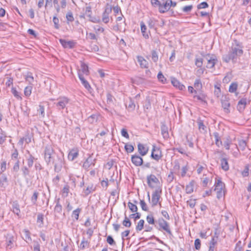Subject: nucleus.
Segmentation results:
<instances>
[{"label":"nucleus","instance_id":"obj_1","mask_svg":"<svg viewBox=\"0 0 251 251\" xmlns=\"http://www.w3.org/2000/svg\"><path fill=\"white\" fill-rule=\"evenodd\" d=\"M44 159L48 165H54V170L56 173L61 171L64 162L63 159L54 151L50 145H47L44 150Z\"/></svg>","mask_w":251,"mask_h":251},{"label":"nucleus","instance_id":"obj_2","mask_svg":"<svg viewBox=\"0 0 251 251\" xmlns=\"http://www.w3.org/2000/svg\"><path fill=\"white\" fill-rule=\"evenodd\" d=\"M243 48L242 43L234 39L228 53L223 56V60L226 63L229 62L230 60L233 61L234 59H236L238 57L243 54Z\"/></svg>","mask_w":251,"mask_h":251},{"label":"nucleus","instance_id":"obj_3","mask_svg":"<svg viewBox=\"0 0 251 251\" xmlns=\"http://www.w3.org/2000/svg\"><path fill=\"white\" fill-rule=\"evenodd\" d=\"M151 5L154 7H158L160 13H164L170 9L172 0H151Z\"/></svg>","mask_w":251,"mask_h":251},{"label":"nucleus","instance_id":"obj_4","mask_svg":"<svg viewBox=\"0 0 251 251\" xmlns=\"http://www.w3.org/2000/svg\"><path fill=\"white\" fill-rule=\"evenodd\" d=\"M225 187V184L222 182L220 179H218L215 183L214 191H216L217 198L218 199H221L225 194V191L224 188Z\"/></svg>","mask_w":251,"mask_h":251},{"label":"nucleus","instance_id":"obj_5","mask_svg":"<svg viewBox=\"0 0 251 251\" xmlns=\"http://www.w3.org/2000/svg\"><path fill=\"white\" fill-rule=\"evenodd\" d=\"M156 222L159 225V227H157L159 230H164L169 235H172L169 224L166 221L162 218H160L158 219Z\"/></svg>","mask_w":251,"mask_h":251},{"label":"nucleus","instance_id":"obj_6","mask_svg":"<svg viewBox=\"0 0 251 251\" xmlns=\"http://www.w3.org/2000/svg\"><path fill=\"white\" fill-rule=\"evenodd\" d=\"M162 189L160 187L157 188L152 193L151 198V205L154 207L157 205L161 197Z\"/></svg>","mask_w":251,"mask_h":251},{"label":"nucleus","instance_id":"obj_7","mask_svg":"<svg viewBox=\"0 0 251 251\" xmlns=\"http://www.w3.org/2000/svg\"><path fill=\"white\" fill-rule=\"evenodd\" d=\"M151 157L152 159L158 161L162 157L160 149L155 145H153Z\"/></svg>","mask_w":251,"mask_h":251},{"label":"nucleus","instance_id":"obj_8","mask_svg":"<svg viewBox=\"0 0 251 251\" xmlns=\"http://www.w3.org/2000/svg\"><path fill=\"white\" fill-rule=\"evenodd\" d=\"M57 102H54V104L59 110L63 109L69 102V99L65 97H60L57 99Z\"/></svg>","mask_w":251,"mask_h":251},{"label":"nucleus","instance_id":"obj_9","mask_svg":"<svg viewBox=\"0 0 251 251\" xmlns=\"http://www.w3.org/2000/svg\"><path fill=\"white\" fill-rule=\"evenodd\" d=\"M93 154L89 155L83 164V168L88 171L92 166H94L96 163V159L92 157Z\"/></svg>","mask_w":251,"mask_h":251},{"label":"nucleus","instance_id":"obj_10","mask_svg":"<svg viewBox=\"0 0 251 251\" xmlns=\"http://www.w3.org/2000/svg\"><path fill=\"white\" fill-rule=\"evenodd\" d=\"M147 183L149 186L151 188L155 187L154 184L159 182L158 179L154 175H150L147 177Z\"/></svg>","mask_w":251,"mask_h":251},{"label":"nucleus","instance_id":"obj_11","mask_svg":"<svg viewBox=\"0 0 251 251\" xmlns=\"http://www.w3.org/2000/svg\"><path fill=\"white\" fill-rule=\"evenodd\" d=\"M92 12L91 10V7L90 6H86L85 8V11L84 14L80 16L81 18H84V16H86L89 19V20L93 23H98L99 20H97L96 18L92 16Z\"/></svg>","mask_w":251,"mask_h":251},{"label":"nucleus","instance_id":"obj_12","mask_svg":"<svg viewBox=\"0 0 251 251\" xmlns=\"http://www.w3.org/2000/svg\"><path fill=\"white\" fill-rule=\"evenodd\" d=\"M78 75L79 77V74L84 76L88 75L89 74V71L88 70V66L83 62H81L80 68L78 70Z\"/></svg>","mask_w":251,"mask_h":251},{"label":"nucleus","instance_id":"obj_13","mask_svg":"<svg viewBox=\"0 0 251 251\" xmlns=\"http://www.w3.org/2000/svg\"><path fill=\"white\" fill-rule=\"evenodd\" d=\"M131 162L135 166H140L143 165V160L139 155L134 154L131 156Z\"/></svg>","mask_w":251,"mask_h":251},{"label":"nucleus","instance_id":"obj_14","mask_svg":"<svg viewBox=\"0 0 251 251\" xmlns=\"http://www.w3.org/2000/svg\"><path fill=\"white\" fill-rule=\"evenodd\" d=\"M221 103L223 108L226 112H229L228 108L230 106L229 99L226 96L222 97L221 99Z\"/></svg>","mask_w":251,"mask_h":251},{"label":"nucleus","instance_id":"obj_15","mask_svg":"<svg viewBox=\"0 0 251 251\" xmlns=\"http://www.w3.org/2000/svg\"><path fill=\"white\" fill-rule=\"evenodd\" d=\"M59 42L64 48L72 49L75 47V44L74 41H66L62 39H60Z\"/></svg>","mask_w":251,"mask_h":251},{"label":"nucleus","instance_id":"obj_16","mask_svg":"<svg viewBox=\"0 0 251 251\" xmlns=\"http://www.w3.org/2000/svg\"><path fill=\"white\" fill-rule=\"evenodd\" d=\"M208 56L209 57V58H206L207 60V64L206 65V67L207 68L211 69L214 67L218 60L216 58V57L214 55L210 56V55H208Z\"/></svg>","mask_w":251,"mask_h":251},{"label":"nucleus","instance_id":"obj_17","mask_svg":"<svg viewBox=\"0 0 251 251\" xmlns=\"http://www.w3.org/2000/svg\"><path fill=\"white\" fill-rule=\"evenodd\" d=\"M138 150L139 154L141 156H145L148 152V148H147L144 146V145L139 143L138 145Z\"/></svg>","mask_w":251,"mask_h":251},{"label":"nucleus","instance_id":"obj_18","mask_svg":"<svg viewBox=\"0 0 251 251\" xmlns=\"http://www.w3.org/2000/svg\"><path fill=\"white\" fill-rule=\"evenodd\" d=\"M247 101L246 98H243L238 101L237 109L240 112L242 111L245 109L247 105Z\"/></svg>","mask_w":251,"mask_h":251},{"label":"nucleus","instance_id":"obj_19","mask_svg":"<svg viewBox=\"0 0 251 251\" xmlns=\"http://www.w3.org/2000/svg\"><path fill=\"white\" fill-rule=\"evenodd\" d=\"M78 155V151L75 149H72L70 151L68 154V159L71 161L74 160L76 157H77Z\"/></svg>","mask_w":251,"mask_h":251},{"label":"nucleus","instance_id":"obj_20","mask_svg":"<svg viewBox=\"0 0 251 251\" xmlns=\"http://www.w3.org/2000/svg\"><path fill=\"white\" fill-rule=\"evenodd\" d=\"M171 82L174 86L178 88L180 90H183L185 88V86L181 84L180 82L175 78H172Z\"/></svg>","mask_w":251,"mask_h":251},{"label":"nucleus","instance_id":"obj_21","mask_svg":"<svg viewBox=\"0 0 251 251\" xmlns=\"http://www.w3.org/2000/svg\"><path fill=\"white\" fill-rule=\"evenodd\" d=\"M137 59L141 68H148L149 63L142 56H138Z\"/></svg>","mask_w":251,"mask_h":251},{"label":"nucleus","instance_id":"obj_22","mask_svg":"<svg viewBox=\"0 0 251 251\" xmlns=\"http://www.w3.org/2000/svg\"><path fill=\"white\" fill-rule=\"evenodd\" d=\"M196 182L194 180H191L188 184L186 186V193L191 194L194 191V186Z\"/></svg>","mask_w":251,"mask_h":251},{"label":"nucleus","instance_id":"obj_23","mask_svg":"<svg viewBox=\"0 0 251 251\" xmlns=\"http://www.w3.org/2000/svg\"><path fill=\"white\" fill-rule=\"evenodd\" d=\"M161 134L165 139H168L169 137L168 128L167 126L162 124L161 126Z\"/></svg>","mask_w":251,"mask_h":251},{"label":"nucleus","instance_id":"obj_24","mask_svg":"<svg viewBox=\"0 0 251 251\" xmlns=\"http://www.w3.org/2000/svg\"><path fill=\"white\" fill-rule=\"evenodd\" d=\"M221 168L223 170L226 171L229 170V165L227 159L226 158H222L220 160Z\"/></svg>","mask_w":251,"mask_h":251},{"label":"nucleus","instance_id":"obj_25","mask_svg":"<svg viewBox=\"0 0 251 251\" xmlns=\"http://www.w3.org/2000/svg\"><path fill=\"white\" fill-rule=\"evenodd\" d=\"M79 78L84 87L88 90H89V89H91V86L88 82L85 79L84 76L79 74Z\"/></svg>","mask_w":251,"mask_h":251},{"label":"nucleus","instance_id":"obj_26","mask_svg":"<svg viewBox=\"0 0 251 251\" xmlns=\"http://www.w3.org/2000/svg\"><path fill=\"white\" fill-rule=\"evenodd\" d=\"M60 199H58L56 202V205L54 207V212L57 214H61L62 211V207L59 202Z\"/></svg>","mask_w":251,"mask_h":251},{"label":"nucleus","instance_id":"obj_27","mask_svg":"<svg viewBox=\"0 0 251 251\" xmlns=\"http://www.w3.org/2000/svg\"><path fill=\"white\" fill-rule=\"evenodd\" d=\"M213 135L215 140V144L217 146L220 147L222 145V142L221 140V138L219 136V134L218 132H215L213 133Z\"/></svg>","mask_w":251,"mask_h":251},{"label":"nucleus","instance_id":"obj_28","mask_svg":"<svg viewBox=\"0 0 251 251\" xmlns=\"http://www.w3.org/2000/svg\"><path fill=\"white\" fill-rule=\"evenodd\" d=\"M35 159V157L32 154L29 153V156L26 159L27 165L28 168H31L33 166Z\"/></svg>","mask_w":251,"mask_h":251},{"label":"nucleus","instance_id":"obj_29","mask_svg":"<svg viewBox=\"0 0 251 251\" xmlns=\"http://www.w3.org/2000/svg\"><path fill=\"white\" fill-rule=\"evenodd\" d=\"M25 78L26 81H27L30 85H32V83L34 81V77L31 72H27L25 75Z\"/></svg>","mask_w":251,"mask_h":251},{"label":"nucleus","instance_id":"obj_30","mask_svg":"<svg viewBox=\"0 0 251 251\" xmlns=\"http://www.w3.org/2000/svg\"><path fill=\"white\" fill-rule=\"evenodd\" d=\"M13 212L17 215L20 213V206L17 202H13L12 203Z\"/></svg>","mask_w":251,"mask_h":251},{"label":"nucleus","instance_id":"obj_31","mask_svg":"<svg viewBox=\"0 0 251 251\" xmlns=\"http://www.w3.org/2000/svg\"><path fill=\"white\" fill-rule=\"evenodd\" d=\"M2 176L0 179V185L2 187H5L7 185V178L4 174H1Z\"/></svg>","mask_w":251,"mask_h":251},{"label":"nucleus","instance_id":"obj_32","mask_svg":"<svg viewBox=\"0 0 251 251\" xmlns=\"http://www.w3.org/2000/svg\"><path fill=\"white\" fill-rule=\"evenodd\" d=\"M14 238L12 236H10L9 238H7L6 241V249H11L13 246Z\"/></svg>","mask_w":251,"mask_h":251},{"label":"nucleus","instance_id":"obj_33","mask_svg":"<svg viewBox=\"0 0 251 251\" xmlns=\"http://www.w3.org/2000/svg\"><path fill=\"white\" fill-rule=\"evenodd\" d=\"M44 215L42 213H38L37 215V223L39 224L40 227L43 226L44 225Z\"/></svg>","mask_w":251,"mask_h":251},{"label":"nucleus","instance_id":"obj_34","mask_svg":"<svg viewBox=\"0 0 251 251\" xmlns=\"http://www.w3.org/2000/svg\"><path fill=\"white\" fill-rule=\"evenodd\" d=\"M95 191V188H94L93 185L91 184L88 185L86 189H83V192L85 193V195H88L93 191Z\"/></svg>","mask_w":251,"mask_h":251},{"label":"nucleus","instance_id":"obj_35","mask_svg":"<svg viewBox=\"0 0 251 251\" xmlns=\"http://www.w3.org/2000/svg\"><path fill=\"white\" fill-rule=\"evenodd\" d=\"M32 90V85H29L25 87L24 90V94L26 97H29L31 94Z\"/></svg>","mask_w":251,"mask_h":251},{"label":"nucleus","instance_id":"obj_36","mask_svg":"<svg viewBox=\"0 0 251 251\" xmlns=\"http://www.w3.org/2000/svg\"><path fill=\"white\" fill-rule=\"evenodd\" d=\"M238 87V84L236 82H232L229 86V92L230 93H235L236 92Z\"/></svg>","mask_w":251,"mask_h":251},{"label":"nucleus","instance_id":"obj_37","mask_svg":"<svg viewBox=\"0 0 251 251\" xmlns=\"http://www.w3.org/2000/svg\"><path fill=\"white\" fill-rule=\"evenodd\" d=\"M144 223L145 222L144 220H140L138 222L137 226H136V230L137 232H139L143 229Z\"/></svg>","mask_w":251,"mask_h":251},{"label":"nucleus","instance_id":"obj_38","mask_svg":"<svg viewBox=\"0 0 251 251\" xmlns=\"http://www.w3.org/2000/svg\"><path fill=\"white\" fill-rule=\"evenodd\" d=\"M123 225L126 227H129L131 226V222L128 217L125 215V219L123 221Z\"/></svg>","mask_w":251,"mask_h":251},{"label":"nucleus","instance_id":"obj_39","mask_svg":"<svg viewBox=\"0 0 251 251\" xmlns=\"http://www.w3.org/2000/svg\"><path fill=\"white\" fill-rule=\"evenodd\" d=\"M70 191V187L68 185H66L64 186L62 190V195L64 197H67L68 196V194Z\"/></svg>","mask_w":251,"mask_h":251},{"label":"nucleus","instance_id":"obj_40","mask_svg":"<svg viewBox=\"0 0 251 251\" xmlns=\"http://www.w3.org/2000/svg\"><path fill=\"white\" fill-rule=\"evenodd\" d=\"M127 205L129 209L132 212H136L137 211L138 208L136 204L131 202H128Z\"/></svg>","mask_w":251,"mask_h":251},{"label":"nucleus","instance_id":"obj_41","mask_svg":"<svg viewBox=\"0 0 251 251\" xmlns=\"http://www.w3.org/2000/svg\"><path fill=\"white\" fill-rule=\"evenodd\" d=\"M203 59L200 57H197L195 59V65L198 68H201L203 65Z\"/></svg>","mask_w":251,"mask_h":251},{"label":"nucleus","instance_id":"obj_42","mask_svg":"<svg viewBox=\"0 0 251 251\" xmlns=\"http://www.w3.org/2000/svg\"><path fill=\"white\" fill-rule=\"evenodd\" d=\"M216 244L217 241L215 240L214 238H212L210 242L209 249L208 251H214Z\"/></svg>","mask_w":251,"mask_h":251},{"label":"nucleus","instance_id":"obj_43","mask_svg":"<svg viewBox=\"0 0 251 251\" xmlns=\"http://www.w3.org/2000/svg\"><path fill=\"white\" fill-rule=\"evenodd\" d=\"M29 168L27 166H24L22 168L21 170L23 173V175L24 177H26L29 175L30 171L28 169Z\"/></svg>","mask_w":251,"mask_h":251},{"label":"nucleus","instance_id":"obj_44","mask_svg":"<svg viewBox=\"0 0 251 251\" xmlns=\"http://www.w3.org/2000/svg\"><path fill=\"white\" fill-rule=\"evenodd\" d=\"M11 93L14 95V96L17 98L18 100H21L22 99V97L19 94V93L16 90V88L14 87H12L11 89Z\"/></svg>","mask_w":251,"mask_h":251},{"label":"nucleus","instance_id":"obj_45","mask_svg":"<svg viewBox=\"0 0 251 251\" xmlns=\"http://www.w3.org/2000/svg\"><path fill=\"white\" fill-rule=\"evenodd\" d=\"M88 245L89 242L88 241L83 238L80 244L79 248L81 250H84L86 247L88 246Z\"/></svg>","mask_w":251,"mask_h":251},{"label":"nucleus","instance_id":"obj_46","mask_svg":"<svg viewBox=\"0 0 251 251\" xmlns=\"http://www.w3.org/2000/svg\"><path fill=\"white\" fill-rule=\"evenodd\" d=\"M194 87L197 90H201L202 88V84L200 79H196L194 83Z\"/></svg>","mask_w":251,"mask_h":251},{"label":"nucleus","instance_id":"obj_47","mask_svg":"<svg viewBox=\"0 0 251 251\" xmlns=\"http://www.w3.org/2000/svg\"><path fill=\"white\" fill-rule=\"evenodd\" d=\"M81 211L80 208H77L75 210H74L73 212L72 217L75 218L76 220L78 219L79 214L80 212Z\"/></svg>","mask_w":251,"mask_h":251},{"label":"nucleus","instance_id":"obj_48","mask_svg":"<svg viewBox=\"0 0 251 251\" xmlns=\"http://www.w3.org/2000/svg\"><path fill=\"white\" fill-rule=\"evenodd\" d=\"M66 17V19H67L68 23H69V22H73L74 20V18L73 15V13L71 11L68 12L67 13Z\"/></svg>","mask_w":251,"mask_h":251},{"label":"nucleus","instance_id":"obj_49","mask_svg":"<svg viewBox=\"0 0 251 251\" xmlns=\"http://www.w3.org/2000/svg\"><path fill=\"white\" fill-rule=\"evenodd\" d=\"M1 132L0 133V145H2L6 140L7 136L4 131H3L1 129Z\"/></svg>","mask_w":251,"mask_h":251},{"label":"nucleus","instance_id":"obj_50","mask_svg":"<svg viewBox=\"0 0 251 251\" xmlns=\"http://www.w3.org/2000/svg\"><path fill=\"white\" fill-rule=\"evenodd\" d=\"M238 145L240 149L242 151H244L247 146V143L245 140H241L239 141Z\"/></svg>","mask_w":251,"mask_h":251},{"label":"nucleus","instance_id":"obj_51","mask_svg":"<svg viewBox=\"0 0 251 251\" xmlns=\"http://www.w3.org/2000/svg\"><path fill=\"white\" fill-rule=\"evenodd\" d=\"M125 149L127 153L132 152L134 151V147L131 144H126L125 146Z\"/></svg>","mask_w":251,"mask_h":251},{"label":"nucleus","instance_id":"obj_52","mask_svg":"<svg viewBox=\"0 0 251 251\" xmlns=\"http://www.w3.org/2000/svg\"><path fill=\"white\" fill-rule=\"evenodd\" d=\"M38 196L39 193L37 191H35L33 193V194L31 198V201L33 204H36Z\"/></svg>","mask_w":251,"mask_h":251},{"label":"nucleus","instance_id":"obj_53","mask_svg":"<svg viewBox=\"0 0 251 251\" xmlns=\"http://www.w3.org/2000/svg\"><path fill=\"white\" fill-rule=\"evenodd\" d=\"M147 221L149 224L153 225L155 223V220L154 219L152 216V215H148L147 216Z\"/></svg>","mask_w":251,"mask_h":251},{"label":"nucleus","instance_id":"obj_54","mask_svg":"<svg viewBox=\"0 0 251 251\" xmlns=\"http://www.w3.org/2000/svg\"><path fill=\"white\" fill-rule=\"evenodd\" d=\"M199 128L201 132H204L206 131V126L204 125L203 122L200 121L198 122Z\"/></svg>","mask_w":251,"mask_h":251},{"label":"nucleus","instance_id":"obj_55","mask_svg":"<svg viewBox=\"0 0 251 251\" xmlns=\"http://www.w3.org/2000/svg\"><path fill=\"white\" fill-rule=\"evenodd\" d=\"M19 155V152L17 149H15L13 152L11 153V159L13 160L15 159L16 160H18V156Z\"/></svg>","mask_w":251,"mask_h":251},{"label":"nucleus","instance_id":"obj_56","mask_svg":"<svg viewBox=\"0 0 251 251\" xmlns=\"http://www.w3.org/2000/svg\"><path fill=\"white\" fill-rule=\"evenodd\" d=\"M141 31L143 33V36L145 38H148V34L146 33V31L147 28H146V25L143 23H141Z\"/></svg>","mask_w":251,"mask_h":251},{"label":"nucleus","instance_id":"obj_57","mask_svg":"<svg viewBox=\"0 0 251 251\" xmlns=\"http://www.w3.org/2000/svg\"><path fill=\"white\" fill-rule=\"evenodd\" d=\"M112 9V7L111 5L107 3L105 6V10L104 11V13L109 15L110 13H111Z\"/></svg>","mask_w":251,"mask_h":251},{"label":"nucleus","instance_id":"obj_58","mask_svg":"<svg viewBox=\"0 0 251 251\" xmlns=\"http://www.w3.org/2000/svg\"><path fill=\"white\" fill-rule=\"evenodd\" d=\"M6 170V161H3L0 164V172L1 175Z\"/></svg>","mask_w":251,"mask_h":251},{"label":"nucleus","instance_id":"obj_59","mask_svg":"<svg viewBox=\"0 0 251 251\" xmlns=\"http://www.w3.org/2000/svg\"><path fill=\"white\" fill-rule=\"evenodd\" d=\"M19 167H20V161L19 160H17L13 166L12 170L14 172H18V171L19 170Z\"/></svg>","mask_w":251,"mask_h":251},{"label":"nucleus","instance_id":"obj_60","mask_svg":"<svg viewBox=\"0 0 251 251\" xmlns=\"http://www.w3.org/2000/svg\"><path fill=\"white\" fill-rule=\"evenodd\" d=\"M158 55L156 51L152 50L151 51V59L153 62H156L158 60Z\"/></svg>","mask_w":251,"mask_h":251},{"label":"nucleus","instance_id":"obj_61","mask_svg":"<svg viewBox=\"0 0 251 251\" xmlns=\"http://www.w3.org/2000/svg\"><path fill=\"white\" fill-rule=\"evenodd\" d=\"M102 21L105 24H107L109 21V15L105 13H102Z\"/></svg>","mask_w":251,"mask_h":251},{"label":"nucleus","instance_id":"obj_62","mask_svg":"<svg viewBox=\"0 0 251 251\" xmlns=\"http://www.w3.org/2000/svg\"><path fill=\"white\" fill-rule=\"evenodd\" d=\"M140 203L143 210L145 211H148V207L144 200H140Z\"/></svg>","mask_w":251,"mask_h":251},{"label":"nucleus","instance_id":"obj_63","mask_svg":"<svg viewBox=\"0 0 251 251\" xmlns=\"http://www.w3.org/2000/svg\"><path fill=\"white\" fill-rule=\"evenodd\" d=\"M52 21L54 23V27L56 29H58L59 28V19L56 17V16L53 17Z\"/></svg>","mask_w":251,"mask_h":251},{"label":"nucleus","instance_id":"obj_64","mask_svg":"<svg viewBox=\"0 0 251 251\" xmlns=\"http://www.w3.org/2000/svg\"><path fill=\"white\" fill-rule=\"evenodd\" d=\"M157 77L158 80L163 82L164 83L166 81V79L165 78L163 75L162 74L161 72H159L157 75Z\"/></svg>","mask_w":251,"mask_h":251}]
</instances>
